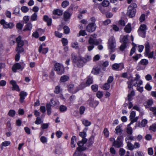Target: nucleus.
<instances>
[{
	"instance_id": "obj_19",
	"label": "nucleus",
	"mask_w": 156,
	"mask_h": 156,
	"mask_svg": "<svg viewBox=\"0 0 156 156\" xmlns=\"http://www.w3.org/2000/svg\"><path fill=\"white\" fill-rule=\"evenodd\" d=\"M52 13L55 15H57L60 16L63 14V10L59 9H55L53 10Z\"/></svg>"
},
{
	"instance_id": "obj_55",
	"label": "nucleus",
	"mask_w": 156,
	"mask_h": 156,
	"mask_svg": "<svg viewBox=\"0 0 156 156\" xmlns=\"http://www.w3.org/2000/svg\"><path fill=\"white\" fill-rule=\"evenodd\" d=\"M138 117H136L135 118H133L132 119H130L131 122L128 125V126H129L131 124H133L134 122H136L138 119Z\"/></svg>"
},
{
	"instance_id": "obj_46",
	"label": "nucleus",
	"mask_w": 156,
	"mask_h": 156,
	"mask_svg": "<svg viewBox=\"0 0 156 156\" xmlns=\"http://www.w3.org/2000/svg\"><path fill=\"white\" fill-rule=\"evenodd\" d=\"M87 87L85 83H81L78 86L80 90H82L84 88Z\"/></svg>"
},
{
	"instance_id": "obj_51",
	"label": "nucleus",
	"mask_w": 156,
	"mask_h": 156,
	"mask_svg": "<svg viewBox=\"0 0 156 156\" xmlns=\"http://www.w3.org/2000/svg\"><path fill=\"white\" fill-rule=\"evenodd\" d=\"M22 11L24 13L27 12L29 10L28 8L26 6H23L21 8Z\"/></svg>"
},
{
	"instance_id": "obj_49",
	"label": "nucleus",
	"mask_w": 156,
	"mask_h": 156,
	"mask_svg": "<svg viewBox=\"0 0 156 156\" xmlns=\"http://www.w3.org/2000/svg\"><path fill=\"white\" fill-rule=\"evenodd\" d=\"M48 47L44 48H42V49L40 52H39L40 53H41L42 54L45 55L48 52Z\"/></svg>"
},
{
	"instance_id": "obj_43",
	"label": "nucleus",
	"mask_w": 156,
	"mask_h": 156,
	"mask_svg": "<svg viewBox=\"0 0 156 156\" xmlns=\"http://www.w3.org/2000/svg\"><path fill=\"white\" fill-rule=\"evenodd\" d=\"M61 41L63 46H66L68 44V41L67 39L65 38H62Z\"/></svg>"
},
{
	"instance_id": "obj_9",
	"label": "nucleus",
	"mask_w": 156,
	"mask_h": 156,
	"mask_svg": "<svg viewBox=\"0 0 156 156\" xmlns=\"http://www.w3.org/2000/svg\"><path fill=\"white\" fill-rule=\"evenodd\" d=\"M0 23L1 25H2L3 28L4 29H12L14 26V25L13 23L9 22L8 23L6 22L4 19H2L0 21Z\"/></svg>"
},
{
	"instance_id": "obj_22",
	"label": "nucleus",
	"mask_w": 156,
	"mask_h": 156,
	"mask_svg": "<svg viewBox=\"0 0 156 156\" xmlns=\"http://www.w3.org/2000/svg\"><path fill=\"white\" fill-rule=\"evenodd\" d=\"M124 30L127 33H130L132 30L131 24L129 23H128L124 28Z\"/></svg>"
},
{
	"instance_id": "obj_44",
	"label": "nucleus",
	"mask_w": 156,
	"mask_h": 156,
	"mask_svg": "<svg viewBox=\"0 0 156 156\" xmlns=\"http://www.w3.org/2000/svg\"><path fill=\"white\" fill-rule=\"evenodd\" d=\"M82 123L85 126H89L91 124L90 122L86 119L83 120Z\"/></svg>"
},
{
	"instance_id": "obj_56",
	"label": "nucleus",
	"mask_w": 156,
	"mask_h": 156,
	"mask_svg": "<svg viewBox=\"0 0 156 156\" xmlns=\"http://www.w3.org/2000/svg\"><path fill=\"white\" fill-rule=\"evenodd\" d=\"M109 3L108 1L107 0H104L102 3V6L104 7H107L109 5Z\"/></svg>"
},
{
	"instance_id": "obj_36",
	"label": "nucleus",
	"mask_w": 156,
	"mask_h": 156,
	"mask_svg": "<svg viewBox=\"0 0 156 156\" xmlns=\"http://www.w3.org/2000/svg\"><path fill=\"white\" fill-rule=\"evenodd\" d=\"M128 41V37L126 35L124 36L123 37L122 40L120 42L122 43L127 44Z\"/></svg>"
},
{
	"instance_id": "obj_10",
	"label": "nucleus",
	"mask_w": 156,
	"mask_h": 156,
	"mask_svg": "<svg viewBox=\"0 0 156 156\" xmlns=\"http://www.w3.org/2000/svg\"><path fill=\"white\" fill-rule=\"evenodd\" d=\"M112 68L114 70H121L124 68V65L122 63L119 64L115 63L112 65Z\"/></svg>"
},
{
	"instance_id": "obj_45",
	"label": "nucleus",
	"mask_w": 156,
	"mask_h": 156,
	"mask_svg": "<svg viewBox=\"0 0 156 156\" xmlns=\"http://www.w3.org/2000/svg\"><path fill=\"white\" fill-rule=\"evenodd\" d=\"M37 14L36 13H34L31 16V20L32 21L37 20Z\"/></svg>"
},
{
	"instance_id": "obj_1",
	"label": "nucleus",
	"mask_w": 156,
	"mask_h": 156,
	"mask_svg": "<svg viewBox=\"0 0 156 156\" xmlns=\"http://www.w3.org/2000/svg\"><path fill=\"white\" fill-rule=\"evenodd\" d=\"M72 59L73 63L76 64L78 67L81 68L83 66L84 63L90 61L91 59V58L88 55H87L85 58H83L72 54Z\"/></svg>"
},
{
	"instance_id": "obj_34",
	"label": "nucleus",
	"mask_w": 156,
	"mask_h": 156,
	"mask_svg": "<svg viewBox=\"0 0 156 156\" xmlns=\"http://www.w3.org/2000/svg\"><path fill=\"white\" fill-rule=\"evenodd\" d=\"M146 55L149 58H153L155 59V57L154 56V52L152 51L150 52V51L148 52V53L145 52Z\"/></svg>"
},
{
	"instance_id": "obj_39",
	"label": "nucleus",
	"mask_w": 156,
	"mask_h": 156,
	"mask_svg": "<svg viewBox=\"0 0 156 156\" xmlns=\"http://www.w3.org/2000/svg\"><path fill=\"white\" fill-rule=\"evenodd\" d=\"M103 89L105 90H108L110 87V85L108 83H105L104 84L103 86Z\"/></svg>"
},
{
	"instance_id": "obj_7",
	"label": "nucleus",
	"mask_w": 156,
	"mask_h": 156,
	"mask_svg": "<svg viewBox=\"0 0 156 156\" xmlns=\"http://www.w3.org/2000/svg\"><path fill=\"white\" fill-rule=\"evenodd\" d=\"M148 63V60L146 59H142L138 63V66L137 67V69L138 70H144Z\"/></svg>"
},
{
	"instance_id": "obj_37",
	"label": "nucleus",
	"mask_w": 156,
	"mask_h": 156,
	"mask_svg": "<svg viewBox=\"0 0 156 156\" xmlns=\"http://www.w3.org/2000/svg\"><path fill=\"white\" fill-rule=\"evenodd\" d=\"M74 154L73 156H87L85 154H83L80 152L81 151H78L77 150Z\"/></svg>"
},
{
	"instance_id": "obj_2",
	"label": "nucleus",
	"mask_w": 156,
	"mask_h": 156,
	"mask_svg": "<svg viewBox=\"0 0 156 156\" xmlns=\"http://www.w3.org/2000/svg\"><path fill=\"white\" fill-rule=\"evenodd\" d=\"M80 136L82 138L81 141H80L77 143L78 147L77 148V150L78 151H83L86 149L87 147L84 145L87 141V140L85 137L87 134L85 132L83 131L80 132L79 133Z\"/></svg>"
},
{
	"instance_id": "obj_48",
	"label": "nucleus",
	"mask_w": 156,
	"mask_h": 156,
	"mask_svg": "<svg viewBox=\"0 0 156 156\" xmlns=\"http://www.w3.org/2000/svg\"><path fill=\"white\" fill-rule=\"evenodd\" d=\"M60 91V87L59 86H56L55 88L54 92L55 94H59Z\"/></svg>"
},
{
	"instance_id": "obj_15",
	"label": "nucleus",
	"mask_w": 156,
	"mask_h": 156,
	"mask_svg": "<svg viewBox=\"0 0 156 156\" xmlns=\"http://www.w3.org/2000/svg\"><path fill=\"white\" fill-rule=\"evenodd\" d=\"M27 95V92L24 91H21L20 92L19 94L20 97L19 101L21 103H22L24 102L25 98Z\"/></svg>"
},
{
	"instance_id": "obj_14",
	"label": "nucleus",
	"mask_w": 156,
	"mask_h": 156,
	"mask_svg": "<svg viewBox=\"0 0 156 156\" xmlns=\"http://www.w3.org/2000/svg\"><path fill=\"white\" fill-rule=\"evenodd\" d=\"M10 83L12 86V90H16L17 92H19L20 91V89L19 86L16 84V81L14 80H11L10 81Z\"/></svg>"
},
{
	"instance_id": "obj_59",
	"label": "nucleus",
	"mask_w": 156,
	"mask_h": 156,
	"mask_svg": "<svg viewBox=\"0 0 156 156\" xmlns=\"http://www.w3.org/2000/svg\"><path fill=\"white\" fill-rule=\"evenodd\" d=\"M90 105H91V104H92L93 107H96L99 104V102L98 101H94L91 103H90Z\"/></svg>"
},
{
	"instance_id": "obj_61",
	"label": "nucleus",
	"mask_w": 156,
	"mask_h": 156,
	"mask_svg": "<svg viewBox=\"0 0 156 156\" xmlns=\"http://www.w3.org/2000/svg\"><path fill=\"white\" fill-rule=\"evenodd\" d=\"M55 35L56 37L58 38H61L62 36V34L60 33L58 31H55Z\"/></svg>"
},
{
	"instance_id": "obj_13",
	"label": "nucleus",
	"mask_w": 156,
	"mask_h": 156,
	"mask_svg": "<svg viewBox=\"0 0 156 156\" xmlns=\"http://www.w3.org/2000/svg\"><path fill=\"white\" fill-rule=\"evenodd\" d=\"M23 69L24 67H22L21 65L19 63H15L12 67V70L14 73H16L17 70L21 69V70H22Z\"/></svg>"
},
{
	"instance_id": "obj_27",
	"label": "nucleus",
	"mask_w": 156,
	"mask_h": 156,
	"mask_svg": "<svg viewBox=\"0 0 156 156\" xmlns=\"http://www.w3.org/2000/svg\"><path fill=\"white\" fill-rule=\"evenodd\" d=\"M17 53L15 56V60L16 62H18L19 61L20 58V53L23 52L24 51H16Z\"/></svg>"
},
{
	"instance_id": "obj_11",
	"label": "nucleus",
	"mask_w": 156,
	"mask_h": 156,
	"mask_svg": "<svg viewBox=\"0 0 156 156\" xmlns=\"http://www.w3.org/2000/svg\"><path fill=\"white\" fill-rule=\"evenodd\" d=\"M113 146L117 148H119L122 146V141L121 140V136H118L116 140L113 142Z\"/></svg>"
},
{
	"instance_id": "obj_50",
	"label": "nucleus",
	"mask_w": 156,
	"mask_h": 156,
	"mask_svg": "<svg viewBox=\"0 0 156 156\" xmlns=\"http://www.w3.org/2000/svg\"><path fill=\"white\" fill-rule=\"evenodd\" d=\"M149 129L154 132L156 131V123L151 126L150 127Z\"/></svg>"
},
{
	"instance_id": "obj_32",
	"label": "nucleus",
	"mask_w": 156,
	"mask_h": 156,
	"mask_svg": "<svg viewBox=\"0 0 156 156\" xmlns=\"http://www.w3.org/2000/svg\"><path fill=\"white\" fill-rule=\"evenodd\" d=\"M71 47L75 49L76 50H78L79 49V44L78 43L76 42L75 41L74 42H73L71 43Z\"/></svg>"
},
{
	"instance_id": "obj_63",
	"label": "nucleus",
	"mask_w": 156,
	"mask_h": 156,
	"mask_svg": "<svg viewBox=\"0 0 156 156\" xmlns=\"http://www.w3.org/2000/svg\"><path fill=\"white\" fill-rule=\"evenodd\" d=\"M145 88L148 91H150L152 89V87L148 83H147L145 87Z\"/></svg>"
},
{
	"instance_id": "obj_12",
	"label": "nucleus",
	"mask_w": 156,
	"mask_h": 156,
	"mask_svg": "<svg viewBox=\"0 0 156 156\" xmlns=\"http://www.w3.org/2000/svg\"><path fill=\"white\" fill-rule=\"evenodd\" d=\"M96 24L89 23L86 27V30L88 32H92L95 31L96 28Z\"/></svg>"
},
{
	"instance_id": "obj_28",
	"label": "nucleus",
	"mask_w": 156,
	"mask_h": 156,
	"mask_svg": "<svg viewBox=\"0 0 156 156\" xmlns=\"http://www.w3.org/2000/svg\"><path fill=\"white\" fill-rule=\"evenodd\" d=\"M134 81V80L132 79L127 81L126 83L128 85V88L130 90L131 89H133L132 87L133 86V83Z\"/></svg>"
},
{
	"instance_id": "obj_47",
	"label": "nucleus",
	"mask_w": 156,
	"mask_h": 156,
	"mask_svg": "<svg viewBox=\"0 0 156 156\" xmlns=\"http://www.w3.org/2000/svg\"><path fill=\"white\" fill-rule=\"evenodd\" d=\"M91 88L93 91H97L98 88V86L96 84L93 85L91 86Z\"/></svg>"
},
{
	"instance_id": "obj_33",
	"label": "nucleus",
	"mask_w": 156,
	"mask_h": 156,
	"mask_svg": "<svg viewBox=\"0 0 156 156\" xmlns=\"http://www.w3.org/2000/svg\"><path fill=\"white\" fill-rule=\"evenodd\" d=\"M74 85L73 84H69L67 87V89L69 92L73 94L74 91Z\"/></svg>"
},
{
	"instance_id": "obj_30",
	"label": "nucleus",
	"mask_w": 156,
	"mask_h": 156,
	"mask_svg": "<svg viewBox=\"0 0 156 156\" xmlns=\"http://www.w3.org/2000/svg\"><path fill=\"white\" fill-rule=\"evenodd\" d=\"M101 70L100 68L97 67L93 68L91 71V73L94 75H98Z\"/></svg>"
},
{
	"instance_id": "obj_41",
	"label": "nucleus",
	"mask_w": 156,
	"mask_h": 156,
	"mask_svg": "<svg viewBox=\"0 0 156 156\" xmlns=\"http://www.w3.org/2000/svg\"><path fill=\"white\" fill-rule=\"evenodd\" d=\"M127 143V146L129 149L130 150H133L134 149V147L133 145L129 141L126 142Z\"/></svg>"
},
{
	"instance_id": "obj_26",
	"label": "nucleus",
	"mask_w": 156,
	"mask_h": 156,
	"mask_svg": "<svg viewBox=\"0 0 156 156\" xmlns=\"http://www.w3.org/2000/svg\"><path fill=\"white\" fill-rule=\"evenodd\" d=\"M135 95V92L134 90H132L130 94L127 95L128 100L129 101H131L133 100V97Z\"/></svg>"
},
{
	"instance_id": "obj_38",
	"label": "nucleus",
	"mask_w": 156,
	"mask_h": 156,
	"mask_svg": "<svg viewBox=\"0 0 156 156\" xmlns=\"http://www.w3.org/2000/svg\"><path fill=\"white\" fill-rule=\"evenodd\" d=\"M69 4V2L68 1L66 0L63 1L62 3L61 6L63 8H65Z\"/></svg>"
},
{
	"instance_id": "obj_25",
	"label": "nucleus",
	"mask_w": 156,
	"mask_h": 156,
	"mask_svg": "<svg viewBox=\"0 0 156 156\" xmlns=\"http://www.w3.org/2000/svg\"><path fill=\"white\" fill-rule=\"evenodd\" d=\"M76 143V138L75 136H73L71 139V147H75V145Z\"/></svg>"
},
{
	"instance_id": "obj_53",
	"label": "nucleus",
	"mask_w": 156,
	"mask_h": 156,
	"mask_svg": "<svg viewBox=\"0 0 156 156\" xmlns=\"http://www.w3.org/2000/svg\"><path fill=\"white\" fill-rule=\"evenodd\" d=\"M150 46L148 43L145 45V52L148 53L150 51Z\"/></svg>"
},
{
	"instance_id": "obj_54",
	"label": "nucleus",
	"mask_w": 156,
	"mask_h": 156,
	"mask_svg": "<svg viewBox=\"0 0 156 156\" xmlns=\"http://www.w3.org/2000/svg\"><path fill=\"white\" fill-rule=\"evenodd\" d=\"M23 26V25L20 23H17L16 26V28L19 30H21L22 29Z\"/></svg>"
},
{
	"instance_id": "obj_5",
	"label": "nucleus",
	"mask_w": 156,
	"mask_h": 156,
	"mask_svg": "<svg viewBox=\"0 0 156 156\" xmlns=\"http://www.w3.org/2000/svg\"><path fill=\"white\" fill-rule=\"evenodd\" d=\"M54 69L56 72L57 74L61 75L65 72V68L63 65L58 63H56L54 66Z\"/></svg>"
},
{
	"instance_id": "obj_21",
	"label": "nucleus",
	"mask_w": 156,
	"mask_h": 156,
	"mask_svg": "<svg viewBox=\"0 0 156 156\" xmlns=\"http://www.w3.org/2000/svg\"><path fill=\"white\" fill-rule=\"evenodd\" d=\"M94 138L93 137H91L89 139L88 143H86V144L84 146L87 147L86 149L88 148L90 146L93 144L94 143Z\"/></svg>"
},
{
	"instance_id": "obj_57",
	"label": "nucleus",
	"mask_w": 156,
	"mask_h": 156,
	"mask_svg": "<svg viewBox=\"0 0 156 156\" xmlns=\"http://www.w3.org/2000/svg\"><path fill=\"white\" fill-rule=\"evenodd\" d=\"M145 15L144 14H142L141 15L139 18V20L140 22H143L145 20Z\"/></svg>"
},
{
	"instance_id": "obj_18",
	"label": "nucleus",
	"mask_w": 156,
	"mask_h": 156,
	"mask_svg": "<svg viewBox=\"0 0 156 156\" xmlns=\"http://www.w3.org/2000/svg\"><path fill=\"white\" fill-rule=\"evenodd\" d=\"M32 28V24L30 23H27L25 25L24 28H23V31H31Z\"/></svg>"
},
{
	"instance_id": "obj_6",
	"label": "nucleus",
	"mask_w": 156,
	"mask_h": 156,
	"mask_svg": "<svg viewBox=\"0 0 156 156\" xmlns=\"http://www.w3.org/2000/svg\"><path fill=\"white\" fill-rule=\"evenodd\" d=\"M147 29V27L145 24H141L138 30L139 35L143 38H145Z\"/></svg>"
},
{
	"instance_id": "obj_8",
	"label": "nucleus",
	"mask_w": 156,
	"mask_h": 156,
	"mask_svg": "<svg viewBox=\"0 0 156 156\" xmlns=\"http://www.w3.org/2000/svg\"><path fill=\"white\" fill-rule=\"evenodd\" d=\"M109 46L108 48L111 50V52H113L115 50L114 48L115 47V38L113 36H111L108 40V41Z\"/></svg>"
},
{
	"instance_id": "obj_23",
	"label": "nucleus",
	"mask_w": 156,
	"mask_h": 156,
	"mask_svg": "<svg viewBox=\"0 0 156 156\" xmlns=\"http://www.w3.org/2000/svg\"><path fill=\"white\" fill-rule=\"evenodd\" d=\"M121 126H117L115 129V133L118 135H120L122 133V130L121 129Z\"/></svg>"
},
{
	"instance_id": "obj_40",
	"label": "nucleus",
	"mask_w": 156,
	"mask_h": 156,
	"mask_svg": "<svg viewBox=\"0 0 156 156\" xmlns=\"http://www.w3.org/2000/svg\"><path fill=\"white\" fill-rule=\"evenodd\" d=\"M64 33L66 34H68L70 32V29L69 27L67 26H65L63 28Z\"/></svg>"
},
{
	"instance_id": "obj_4",
	"label": "nucleus",
	"mask_w": 156,
	"mask_h": 156,
	"mask_svg": "<svg viewBox=\"0 0 156 156\" xmlns=\"http://www.w3.org/2000/svg\"><path fill=\"white\" fill-rule=\"evenodd\" d=\"M16 41L17 43V45L15 51H24V50L23 46L24 45V41L22 40L21 37L19 35L18 37L16 38Z\"/></svg>"
},
{
	"instance_id": "obj_31",
	"label": "nucleus",
	"mask_w": 156,
	"mask_h": 156,
	"mask_svg": "<svg viewBox=\"0 0 156 156\" xmlns=\"http://www.w3.org/2000/svg\"><path fill=\"white\" fill-rule=\"evenodd\" d=\"M69 79V76L66 75H64L60 77V80L61 82H65L67 81Z\"/></svg>"
},
{
	"instance_id": "obj_20",
	"label": "nucleus",
	"mask_w": 156,
	"mask_h": 156,
	"mask_svg": "<svg viewBox=\"0 0 156 156\" xmlns=\"http://www.w3.org/2000/svg\"><path fill=\"white\" fill-rule=\"evenodd\" d=\"M57 104V103L54 100L53 98L51 99L50 100V102L48 103H47L46 107H54Z\"/></svg>"
},
{
	"instance_id": "obj_58",
	"label": "nucleus",
	"mask_w": 156,
	"mask_h": 156,
	"mask_svg": "<svg viewBox=\"0 0 156 156\" xmlns=\"http://www.w3.org/2000/svg\"><path fill=\"white\" fill-rule=\"evenodd\" d=\"M111 23V20L109 19H107L103 22V24L104 25L106 26L110 24Z\"/></svg>"
},
{
	"instance_id": "obj_60",
	"label": "nucleus",
	"mask_w": 156,
	"mask_h": 156,
	"mask_svg": "<svg viewBox=\"0 0 156 156\" xmlns=\"http://www.w3.org/2000/svg\"><path fill=\"white\" fill-rule=\"evenodd\" d=\"M20 10V9L18 8H16L13 11V14H15L16 15H18L19 14Z\"/></svg>"
},
{
	"instance_id": "obj_17",
	"label": "nucleus",
	"mask_w": 156,
	"mask_h": 156,
	"mask_svg": "<svg viewBox=\"0 0 156 156\" xmlns=\"http://www.w3.org/2000/svg\"><path fill=\"white\" fill-rule=\"evenodd\" d=\"M43 20L47 22V25L48 26H50L51 25L52 19L51 18H49L47 15H44L43 18Z\"/></svg>"
},
{
	"instance_id": "obj_64",
	"label": "nucleus",
	"mask_w": 156,
	"mask_h": 156,
	"mask_svg": "<svg viewBox=\"0 0 156 156\" xmlns=\"http://www.w3.org/2000/svg\"><path fill=\"white\" fill-rule=\"evenodd\" d=\"M96 96L98 98H101L103 96L102 92L100 91H98L97 93Z\"/></svg>"
},
{
	"instance_id": "obj_3",
	"label": "nucleus",
	"mask_w": 156,
	"mask_h": 156,
	"mask_svg": "<svg viewBox=\"0 0 156 156\" xmlns=\"http://www.w3.org/2000/svg\"><path fill=\"white\" fill-rule=\"evenodd\" d=\"M137 7V5L134 3H132L129 6L126 14L130 18H133L135 16L136 12V8Z\"/></svg>"
},
{
	"instance_id": "obj_42",
	"label": "nucleus",
	"mask_w": 156,
	"mask_h": 156,
	"mask_svg": "<svg viewBox=\"0 0 156 156\" xmlns=\"http://www.w3.org/2000/svg\"><path fill=\"white\" fill-rule=\"evenodd\" d=\"M55 153L57 154H60L62 152V149L60 147L57 146L56 147Z\"/></svg>"
},
{
	"instance_id": "obj_52",
	"label": "nucleus",
	"mask_w": 156,
	"mask_h": 156,
	"mask_svg": "<svg viewBox=\"0 0 156 156\" xmlns=\"http://www.w3.org/2000/svg\"><path fill=\"white\" fill-rule=\"evenodd\" d=\"M127 46V44L122 43V44L120 47V50L121 51H123L126 48Z\"/></svg>"
},
{
	"instance_id": "obj_24",
	"label": "nucleus",
	"mask_w": 156,
	"mask_h": 156,
	"mask_svg": "<svg viewBox=\"0 0 156 156\" xmlns=\"http://www.w3.org/2000/svg\"><path fill=\"white\" fill-rule=\"evenodd\" d=\"M153 103L152 99H150L147 100L144 103V105L145 107H151L153 104Z\"/></svg>"
},
{
	"instance_id": "obj_35",
	"label": "nucleus",
	"mask_w": 156,
	"mask_h": 156,
	"mask_svg": "<svg viewBox=\"0 0 156 156\" xmlns=\"http://www.w3.org/2000/svg\"><path fill=\"white\" fill-rule=\"evenodd\" d=\"M142 56L141 54H136L134 56L132 57L133 60L136 62L137 61L139 58L142 57Z\"/></svg>"
},
{
	"instance_id": "obj_16",
	"label": "nucleus",
	"mask_w": 156,
	"mask_h": 156,
	"mask_svg": "<svg viewBox=\"0 0 156 156\" xmlns=\"http://www.w3.org/2000/svg\"><path fill=\"white\" fill-rule=\"evenodd\" d=\"M72 15V13H69L68 11L66 10L64 12L63 14V19L65 21H68L70 19Z\"/></svg>"
},
{
	"instance_id": "obj_29",
	"label": "nucleus",
	"mask_w": 156,
	"mask_h": 156,
	"mask_svg": "<svg viewBox=\"0 0 156 156\" xmlns=\"http://www.w3.org/2000/svg\"><path fill=\"white\" fill-rule=\"evenodd\" d=\"M93 79L92 77L88 76L87 80L85 83L87 86H89L93 83Z\"/></svg>"
},
{
	"instance_id": "obj_62",
	"label": "nucleus",
	"mask_w": 156,
	"mask_h": 156,
	"mask_svg": "<svg viewBox=\"0 0 156 156\" xmlns=\"http://www.w3.org/2000/svg\"><path fill=\"white\" fill-rule=\"evenodd\" d=\"M76 96L75 95H72L69 98V100L70 103H73L75 99Z\"/></svg>"
}]
</instances>
